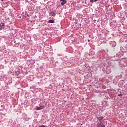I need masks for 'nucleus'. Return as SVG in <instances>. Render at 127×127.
<instances>
[{
    "mask_svg": "<svg viewBox=\"0 0 127 127\" xmlns=\"http://www.w3.org/2000/svg\"><path fill=\"white\" fill-rule=\"evenodd\" d=\"M97 127H106L105 126V122L101 121L99 124H97Z\"/></svg>",
    "mask_w": 127,
    "mask_h": 127,
    "instance_id": "f257e3e1",
    "label": "nucleus"
},
{
    "mask_svg": "<svg viewBox=\"0 0 127 127\" xmlns=\"http://www.w3.org/2000/svg\"><path fill=\"white\" fill-rule=\"evenodd\" d=\"M43 109H44V106H40V107H38V106L36 107L37 111H39L40 110H43Z\"/></svg>",
    "mask_w": 127,
    "mask_h": 127,
    "instance_id": "f03ea898",
    "label": "nucleus"
},
{
    "mask_svg": "<svg viewBox=\"0 0 127 127\" xmlns=\"http://www.w3.org/2000/svg\"><path fill=\"white\" fill-rule=\"evenodd\" d=\"M60 1H62L61 3L62 5H64L66 2H67V1L66 0H60Z\"/></svg>",
    "mask_w": 127,
    "mask_h": 127,
    "instance_id": "7ed1b4c3",
    "label": "nucleus"
},
{
    "mask_svg": "<svg viewBox=\"0 0 127 127\" xmlns=\"http://www.w3.org/2000/svg\"><path fill=\"white\" fill-rule=\"evenodd\" d=\"M3 26H4V24L3 23H0V30H1V29H2Z\"/></svg>",
    "mask_w": 127,
    "mask_h": 127,
    "instance_id": "20e7f679",
    "label": "nucleus"
},
{
    "mask_svg": "<svg viewBox=\"0 0 127 127\" xmlns=\"http://www.w3.org/2000/svg\"><path fill=\"white\" fill-rule=\"evenodd\" d=\"M97 119H98V121L101 122V121H102V120H103V119H104V117H103V116H99V117H97Z\"/></svg>",
    "mask_w": 127,
    "mask_h": 127,
    "instance_id": "39448f33",
    "label": "nucleus"
},
{
    "mask_svg": "<svg viewBox=\"0 0 127 127\" xmlns=\"http://www.w3.org/2000/svg\"><path fill=\"white\" fill-rule=\"evenodd\" d=\"M50 14L52 15V16H55V15H56V14L55 13V12L52 11L50 13Z\"/></svg>",
    "mask_w": 127,
    "mask_h": 127,
    "instance_id": "423d86ee",
    "label": "nucleus"
},
{
    "mask_svg": "<svg viewBox=\"0 0 127 127\" xmlns=\"http://www.w3.org/2000/svg\"><path fill=\"white\" fill-rule=\"evenodd\" d=\"M49 23H54V19L49 20Z\"/></svg>",
    "mask_w": 127,
    "mask_h": 127,
    "instance_id": "0eeeda50",
    "label": "nucleus"
},
{
    "mask_svg": "<svg viewBox=\"0 0 127 127\" xmlns=\"http://www.w3.org/2000/svg\"><path fill=\"white\" fill-rule=\"evenodd\" d=\"M94 1H98V0H90V2H91L92 3H93Z\"/></svg>",
    "mask_w": 127,
    "mask_h": 127,
    "instance_id": "6e6552de",
    "label": "nucleus"
},
{
    "mask_svg": "<svg viewBox=\"0 0 127 127\" xmlns=\"http://www.w3.org/2000/svg\"><path fill=\"white\" fill-rule=\"evenodd\" d=\"M122 96H123V94H119L118 95V96H119V97H122Z\"/></svg>",
    "mask_w": 127,
    "mask_h": 127,
    "instance_id": "1a4fd4ad",
    "label": "nucleus"
},
{
    "mask_svg": "<svg viewBox=\"0 0 127 127\" xmlns=\"http://www.w3.org/2000/svg\"><path fill=\"white\" fill-rule=\"evenodd\" d=\"M88 42H90V40H88Z\"/></svg>",
    "mask_w": 127,
    "mask_h": 127,
    "instance_id": "9d476101",
    "label": "nucleus"
}]
</instances>
